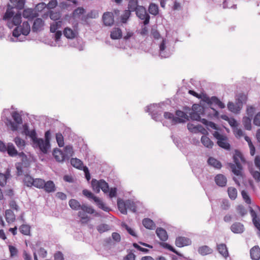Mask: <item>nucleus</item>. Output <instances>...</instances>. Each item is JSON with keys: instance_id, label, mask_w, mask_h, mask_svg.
Returning <instances> with one entry per match:
<instances>
[{"instance_id": "f257e3e1", "label": "nucleus", "mask_w": 260, "mask_h": 260, "mask_svg": "<svg viewBox=\"0 0 260 260\" xmlns=\"http://www.w3.org/2000/svg\"><path fill=\"white\" fill-rule=\"evenodd\" d=\"M10 2L14 7H11L9 5L3 18L7 26L10 29L13 28L12 35L9 36L8 40L12 42L25 41L30 31V24L27 21L22 22L21 13H16L15 14L14 9H22L25 0H10Z\"/></svg>"}, {"instance_id": "f03ea898", "label": "nucleus", "mask_w": 260, "mask_h": 260, "mask_svg": "<svg viewBox=\"0 0 260 260\" xmlns=\"http://www.w3.org/2000/svg\"><path fill=\"white\" fill-rule=\"evenodd\" d=\"M12 109L14 110L13 106L11 107V109H4L1 117L7 128L12 132H16L23 124L22 111H12Z\"/></svg>"}, {"instance_id": "7ed1b4c3", "label": "nucleus", "mask_w": 260, "mask_h": 260, "mask_svg": "<svg viewBox=\"0 0 260 260\" xmlns=\"http://www.w3.org/2000/svg\"><path fill=\"white\" fill-rule=\"evenodd\" d=\"M74 155V151L72 145H68L64 147L63 150L58 148H55L52 151V155L55 160L59 163H63L69 161Z\"/></svg>"}, {"instance_id": "20e7f679", "label": "nucleus", "mask_w": 260, "mask_h": 260, "mask_svg": "<svg viewBox=\"0 0 260 260\" xmlns=\"http://www.w3.org/2000/svg\"><path fill=\"white\" fill-rule=\"evenodd\" d=\"M138 202H135L131 200H126L125 201L120 198L117 199V207L120 212L124 215L127 214V210L129 209L134 213L137 212Z\"/></svg>"}, {"instance_id": "39448f33", "label": "nucleus", "mask_w": 260, "mask_h": 260, "mask_svg": "<svg viewBox=\"0 0 260 260\" xmlns=\"http://www.w3.org/2000/svg\"><path fill=\"white\" fill-rule=\"evenodd\" d=\"M164 105L161 104H153L146 107L145 112L149 113L151 115L152 119L156 121H161L162 116L161 114L164 110V109L161 105Z\"/></svg>"}, {"instance_id": "423d86ee", "label": "nucleus", "mask_w": 260, "mask_h": 260, "mask_svg": "<svg viewBox=\"0 0 260 260\" xmlns=\"http://www.w3.org/2000/svg\"><path fill=\"white\" fill-rule=\"evenodd\" d=\"M31 141L32 147L35 149L39 150L41 153L43 154L48 153L51 149V145L46 142L44 139L36 136Z\"/></svg>"}, {"instance_id": "0eeeda50", "label": "nucleus", "mask_w": 260, "mask_h": 260, "mask_svg": "<svg viewBox=\"0 0 260 260\" xmlns=\"http://www.w3.org/2000/svg\"><path fill=\"white\" fill-rule=\"evenodd\" d=\"M0 152L7 153L11 157L16 156L18 154V151L12 143H6L2 140H0Z\"/></svg>"}, {"instance_id": "6e6552de", "label": "nucleus", "mask_w": 260, "mask_h": 260, "mask_svg": "<svg viewBox=\"0 0 260 260\" xmlns=\"http://www.w3.org/2000/svg\"><path fill=\"white\" fill-rule=\"evenodd\" d=\"M82 193L88 199L93 200L99 208L106 212H108L110 210L109 208L107 207L100 199L94 196L91 191L85 189L83 190Z\"/></svg>"}, {"instance_id": "1a4fd4ad", "label": "nucleus", "mask_w": 260, "mask_h": 260, "mask_svg": "<svg viewBox=\"0 0 260 260\" xmlns=\"http://www.w3.org/2000/svg\"><path fill=\"white\" fill-rule=\"evenodd\" d=\"M169 46V42L166 39H163L159 45V56L161 58L169 57L174 52V48H170Z\"/></svg>"}, {"instance_id": "9d476101", "label": "nucleus", "mask_w": 260, "mask_h": 260, "mask_svg": "<svg viewBox=\"0 0 260 260\" xmlns=\"http://www.w3.org/2000/svg\"><path fill=\"white\" fill-rule=\"evenodd\" d=\"M213 135L217 140V143L219 147L226 150L230 149L231 146L228 142V139L226 136L220 134L218 132H215Z\"/></svg>"}, {"instance_id": "9b49d317", "label": "nucleus", "mask_w": 260, "mask_h": 260, "mask_svg": "<svg viewBox=\"0 0 260 260\" xmlns=\"http://www.w3.org/2000/svg\"><path fill=\"white\" fill-rule=\"evenodd\" d=\"M136 14L140 19L144 20L143 24L145 25L149 24L150 17L144 7L139 6L136 11Z\"/></svg>"}, {"instance_id": "f8f14e48", "label": "nucleus", "mask_w": 260, "mask_h": 260, "mask_svg": "<svg viewBox=\"0 0 260 260\" xmlns=\"http://www.w3.org/2000/svg\"><path fill=\"white\" fill-rule=\"evenodd\" d=\"M203 108L201 106L193 105L192 111L189 113V117L192 120H197L201 122L203 118L201 117V113H202Z\"/></svg>"}, {"instance_id": "ddd939ff", "label": "nucleus", "mask_w": 260, "mask_h": 260, "mask_svg": "<svg viewBox=\"0 0 260 260\" xmlns=\"http://www.w3.org/2000/svg\"><path fill=\"white\" fill-rule=\"evenodd\" d=\"M78 23L73 26V28L69 27L64 28L63 30V35L68 39H72L76 38L78 34Z\"/></svg>"}, {"instance_id": "4468645a", "label": "nucleus", "mask_w": 260, "mask_h": 260, "mask_svg": "<svg viewBox=\"0 0 260 260\" xmlns=\"http://www.w3.org/2000/svg\"><path fill=\"white\" fill-rule=\"evenodd\" d=\"M234 160L235 164L230 163L229 165L232 172L235 175L240 176L241 175V170L242 169V166L239 159L235 156H234Z\"/></svg>"}, {"instance_id": "2eb2a0df", "label": "nucleus", "mask_w": 260, "mask_h": 260, "mask_svg": "<svg viewBox=\"0 0 260 260\" xmlns=\"http://www.w3.org/2000/svg\"><path fill=\"white\" fill-rule=\"evenodd\" d=\"M191 244L190 239L183 236H179L176 238L175 245L178 247H182Z\"/></svg>"}, {"instance_id": "dca6fc26", "label": "nucleus", "mask_w": 260, "mask_h": 260, "mask_svg": "<svg viewBox=\"0 0 260 260\" xmlns=\"http://www.w3.org/2000/svg\"><path fill=\"white\" fill-rule=\"evenodd\" d=\"M22 125L23 128L22 133L26 136L29 137L31 140L36 136H37V134L35 128H33L31 130L29 129V125L27 123H25L24 124H22Z\"/></svg>"}, {"instance_id": "f3484780", "label": "nucleus", "mask_w": 260, "mask_h": 260, "mask_svg": "<svg viewBox=\"0 0 260 260\" xmlns=\"http://www.w3.org/2000/svg\"><path fill=\"white\" fill-rule=\"evenodd\" d=\"M44 21L41 18H36L32 26V31L34 32L41 31L44 29Z\"/></svg>"}, {"instance_id": "a211bd4d", "label": "nucleus", "mask_w": 260, "mask_h": 260, "mask_svg": "<svg viewBox=\"0 0 260 260\" xmlns=\"http://www.w3.org/2000/svg\"><path fill=\"white\" fill-rule=\"evenodd\" d=\"M11 177V171L9 169H7L4 173H0V186H5Z\"/></svg>"}, {"instance_id": "6ab92c4d", "label": "nucleus", "mask_w": 260, "mask_h": 260, "mask_svg": "<svg viewBox=\"0 0 260 260\" xmlns=\"http://www.w3.org/2000/svg\"><path fill=\"white\" fill-rule=\"evenodd\" d=\"M103 21L104 25L111 26L114 23L113 14L111 12H107L103 15Z\"/></svg>"}, {"instance_id": "aec40b11", "label": "nucleus", "mask_w": 260, "mask_h": 260, "mask_svg": "<svg viewBox=\"0 0 260 260\" xmlns=\"http://www.w3.org/2000/svg\"><path fill=\"white\" fill-rule=\"evenodd\" d=\"M164 116L166 119H169L171 121L172 125H174L177 123H182L183 120L179 117H175L174 114L172 113L165 112Z\"/></svg>"}, {"instance_id": "412c9836", "label": "nucleus", "mask_w": 260, "mask_h": 260, "mask_svg": "<svg viewBox=\"0 0 260 260\" xmlns=\"http://www.w3.org/2000/svg\"><path fill=\"white\" fill-rule=\"evenodd\" d=\"M230 229L231 231L235 234H242L245 230L244 225L239 222H236L232 224Z\"/></svg>"}, {"instance_id": "4be33fe9", "label": "nucleus", "mask_w": 260, "mask_h": 260, "mask_svg": "<svg viewBox=\"0 0 260 260\" xmlns=\"http://www.w3.org/2000/svg\"><path fill=\"white\" fill-rule=\"evenodd\" d=\"M208 165L215 169L220 170L222 167V164L220 161L213 157H209L207 159Z\"/></svg>"}, {"instance_id": "5701e85b", "label": "nucleus", "mask_w": 260, "mask_h": 260, "mask_svg": "<svg viewBox=\"0 0 260 260\" xmlns=\"http://www.w3.org/2000/svg\"><path fill=\"white\" fill-rule=\"evenodd\" d=\"M216 184L220 187H224L226 185L227 179L223 174H217L214 178Z\"/></svg>"}, {"instance_id": "b1692460", "label": "nucleus", "mask_w": 260, "mask_h": 260, "mask_svg": "<svg viewBox=\"0 0 260 260\" xmlns=\"http://www.w3.org/2000/svg\"><path fill=\"white\" fill-rule=\"evenodd\" d=\"M216 249L218 252L225 258L229 256L228 248L225 244H217Z\"/></svg>"}, {"instance_id": "393cba45", "label": "nucleus", "mask_w": 260, "mask_h": 260, "mask_svg": "<svg viewBox=\"0 0 260 260\" xmlns=\"http://www.w3.org/2000/svg\"><path fill=\"white\" fill-rule=\"evenodd\" d=\"M206 102L210 106L214 104L221 109L224 108V104L216 96H212L211 98L206 99Z\"/></svg>"}, {"instance_id": "a878e982", "label": "nucleus", "mask_w": 260, "mask_h": 260, "mask_svg": "<svg viewBox=\"0 0 260 260\" xmlns=\"http://www.w3.org/2000/svg\"><path fill=\"white\" fill-rule=\"evenodd\" d=\"M43 189L47 193L53 192L56 190V187L53 181L44 182Z\"/></svg>"}, {"instance_id": "bb28decb", "label": "nucleus", "mask_w": 260, "mask_h": 260, "mask_svg": "<svg viewBox=\"0 0 260 260\" xmlns=\"http://www.w3.org/2000/svg\"><path fill=\"white\" fill-rule=\"evenodd\" d=\"M228 108L232 112L238 113L242 108L241 103H237L236 102L235 103L232 102H229Z\"/></svg>"}, {"instance_id": "cd10ccee", "label": "nucleus", "mask_w": 260, "mask_h": 260, "mask_svg": "<svg viewBox=\"0 0 260 260\" xmlns=\"http://www.w3.org/2000/svg\"><path fill=\"white\" fill-rule=\"evenodd\" d=\"M157 237L160 241L165 242L168 239V235L167 231L162 228H157L155 231Z\"/></svg>"}, {"instance_id": "c85d7f7f", "label": "nucleus", "mask_w": 260, "mask_h": 260, "mask_svg": "<svg viewBox=\"0 0 260 260\" xmlns=\"http://www.w3.org/2000/svg\"><path fill=\"white\" fill-rule=\"evenodd\" d=\"M251 259L258 260L260 258V248L258 246H255L250 251Z\"/></svg>"}, {"instance_id": "c756f323", "label": "nucleus", "mask_w": 260, "mask_h": 260, "mask_svg": "<svg viewBox=\"0 0 260 260\" xmlns=\"http://www.w3.org/2000/svg\"><path fill=\"white\" fill-rule=\"evenodd\" d=\"M13 141L19 150L22 151L24 149L26 144V141L24 140L21 138L19 136H17L14 138Z\"/></svg>"}, {"instance_id": "7c9ffc66", "label": "nucleus", "mask_w": 260, "mask_h": 260, "mask_svg": "<svg viewBox=\"0 0 260 260\" xmlns=\"http://www.w3.org/2000/svg\"><path fill=\"white\" fill-rule=\"evenodd\" d=\"M213 250L207 245H203L198 248V252L201 255L204 256L212 253Z\"/></svg>"}, {"instance_id": "2f4dec72", "label": "nucleus", "mask_w": 260, "mask_h": 260, "mask_svg": "<svg viewBox=\"0 0 260 260\" xmlns=\"http://www.w3.org/2000/svg\"><path fill=\"white\" fill-rule=\"evenodd\" d=\"M70 162L73 167L79 170H82L84 168L83 162L77 158H71Z\"/></svg>"}, {"instance_id": "473e14b6", "label": "nucleus", "mask_w": 260, "mask_h": 260, "mask_svg": "<svg viewBox=\"0 0 260 260\" xmlns=\"http://www.w3.org/2000/svg\"><path fill=\"white\" fill-rule=\"evenodd\" d=\"M122 36V32L120 28L115 27L111 31L110 37L113 40L120 39Z\"/></svg>"}, {"instance_id": "72a5a7b5", "label": "nucleus", "mask_w": 260, "mask_h": 260, "mask_svg": "<svg viewBox=\"0 0 260 260\" xmlns=\"http://www.w3.org/2000/svg\"><path fill=\"white\" fill-rule=\"evenodd\" d=\"M143 225L147 229L153 230L155 228V224L152 220L149 218H145L142 220Z\"/></svg>"}, {"instance_id": "f704fd0d", "label": "nucleus", "mask_w": 260, "mask_h": 260, "mask_svg": "<svg viewBox=\"0 0 260 260\" xmlns=\"http://www.w3.org/2000/svg\"><path fill=\"white\" fill-rule=\"evenodd\" d=\"M15 215L10 209L6 210L5 211V218L7 222L12 223L15 220Z\"/></svg>"}, {"instance_id": "c9c22d12", "label": "nucleus", "mask_w": 260, "mask_h": 260, "mask_svg": "<svg viewBox=\"0 0 260 260\" xmlns=\"http://www.w3.org/2000/svg\"><path fill=\"white\" fill-rule=\"evenodd\" d=\"M202 144L206 147L212 148L213 142L206 136H203L201 139Z\"/></svg>"}, {"instance_id": "e433bc0d", "label": "nucleus", "mask_w": 260, "mask_h": 260, "mask_svg": "<svg viewBox=\"0 0 260 260\" xmlns=\"http://www.w3.org/2000/svg\"><path fill=\"white\" fill-rule=\"evenodd\" d=\"M29 165V163L25 164L24 162H19L16 164V168L17 171V175L18 176L22 175L23 173V168H26Z\"/></svg>"}, {"instance_id": "4c0bfd02", "label": "nucleus", "mask_w": 260, "mask_h": 260, "mask_svg": "<svg viewBox=\"0 0 260 260\" xmlns=\"http://www.w3.org/2000/svg\"><path fill=\"white\" fill-rule=\"evenodd\" d=\"M62 24L61 20L54 21L50 24V30L51 32L54 33L57 31V29L61 28Z\"/></svg>"}, {"instance_id": "58836bf2", "label": "nucleus", "mask_w": 260, "mask_h": 260, "mask_svg": "<svg viewBox=\"0 0 260 260\" xmlns=\"http://www.w3.org/2000/svg\"><path fill=\"white\" fill-rule=\"evenodd\" d=\"M139 6L138 0H129L128 4L127 10H130L131 12H136L138 9Z\"/></svg>"}, {"instance_id": "ea45409f", "label": "nucleus", "mask_w": 260, "mask_h": 260, "mask_svg": "<svg viewBox=\"0 0 260 260\" xmlns=\"http://www.w3.org/2000/svg\"><path fill=\"white\" fill-rule=\"evenodd\" d=\"M22 15L24 18L30 19L35 17L36 14L34 12L33 9L28 8L23 10Z\"/></svg>"}, {"instance_id": "a19ab883", "label": "nucleus", "mask_w": 260, "mask_h": 260, "mask_svg": "<svg viewBox=\"0 0 260 260\" xmlns=\"http://www.w3.org/2000/svg\"><path fill=\"white\" fill-rule=\"evenodd\" d=\"M159 244H160V246H161L162 247H163L165 249H167L170 250L171 251H172L173 252L176 254L177 255L181 256V257L183 256V254H182L181 253L178 252L173 247H172L170 244H169L167 243H165V242H160Z\"/></svg>"}, {"instance_id": "79ce46f5", "label": "nucleus", "mask_w": 260, "mask_h": 260, "mask_svg": "<svg viewBox=\"0 0 260 260\" xmlns=\"http://www.w3.org/2000/svg\"><path fill=\"white\" fill-rule=\"evenodd\" d=\"M69 204L70 207L73 210H78L79 209H81V208H82V205L76 200H75V199L70 200L69 201Z\"/></svg>"}, {"instance_id": "37998d69", "label": "nucleus", "mask_w": 260, "mask_h": 260, "mask_svg": "<svg viewBox=\"0 0 260 260\" xmlns=\"http://www.w3.org/2000/svg\"><path fill=\"white\" fill-rule=\"evenodd\" d=\"M35 179L29 175H25L23 179V183L24 185L27 187H31L34 186Z\"/></svg>"}, {"instance_id": "c03bdc74", "label": "nucleus", "mask_w": 260, "mask_h": 260, "mask_svg": "<svg viewBox=\"0 0 260 260\" xmlns=\"http://www.w3.org/2000/svg\"><path fill=\"white\" fill-rule=\"evenodd\" d=\"M55 139L57 145L59 147H62L64 146V138L61 133H57L55 134Z\"/></svg>"}, {"instance_id": "a18cd8bd", "label": "nucleus", "mask_w": 260, "mask_h": 260, "mask_svg": "<svg viewBox=\"0 0 260 260\" xmlns=\"http://www.w3.org/2000/svg\"><path fill=\"white\" fill-rule=\"evenodd\" d=\"M149 12L154 15L156 16L158 14V7L157 5L151 3L148 8Z\"/></svg>"}, {"instance_id": "49530a36", "label": "nucleus", "mask_w": 260, "mask_h": 260, "mask_svg": "<svg viewBox=\"0 0 260 260\" xmlns=\"http://www.w3.org/2000/svg\"><path fill=\"white\" fill-rule=\"evenodd\" d=\"M131 15L130 10H125L120 16V21L122 23H126Z\"/></svg>"}, {"instance_id": "de8ad7c7", "label": "nucleus", "mask_w": 260, "mask_h": 260, "mask_svg": "<svg viewBox=\"0 0 260 260\" xmlns=\"http://www.w3.org/2000/svg\"><path fill=\"white\" fill-rule=\"evenodd\" d=\"M100 189H102L105 193L108 192L109 191V186L108 183L103 179L100 180Z\"/></svg>"}, {"instance_id": "09e8293b", "label": "nucleus", "mask_w": 260, "mask_h": 260, "mask_svg": "<svg viewBox=\"0 0 260 260\" xmlns=\"http://www.w3.org/2000/svg\"><path fill=\"white\" fill-rule=\"evenodd\" d=\"M251 119L249 117H243L242 122L245 128L247 130H250L251 129Z\"/></svg>"}, {"instance_id": "8fccbe9b", "label": "nucleus", "mask_w": 260, "mask_h": 260, "mask_svg": "<svg viewBox=\"0 0 260 260\" xmlns=\"http://www.w3.org/2000/svg\"><path fill=\"white\" fill-rule=\"evenodd\" d=\"M228 192L231 200H235L237 197V190L235 187H229L228 188Z\"/></svg>"}, {"instance_id": "3c124183", "label": "nucleus", "mask_w": 260, "mask_h": 260, "mask_svg": "<svg viewBox=\"0 0 260 260\" xmlns=\"http://www.w3.org/2000/svg\"><path fill=\"white\" fill-rule=\"evenodd\" d=\"M30 227L27 224H22L19 227L20 232L24 235H29Z\"/></svg>"}, {"instance_id": "603ef678", "label": "nucleus", "mask_w": 260, "mask_h": 260, "mask_svg": "<svg viewBox=\"0 0 260 260\" xmlns=\"http://www.w3.org/2000/svg\"><path fill=\"white\" fill-rule=\"evenodd\" d=\"M45 180L41 178H35L34 182V186L39 188L43 189Z\"/></svg>"}, {"instance_id": "864d4df0", "label": "nucleus", "mask_w": 260, "mask_h": 260, "mask_svg": "<svg viewBox=\"0 0 260 260\" xmlns=\"http://www.w3.org/2000/svg\"><path fill=\"white\" fill-rule=\"evenodd\" d=\"M91 186L94 191L99 193L100 192V180H97L95 179H92L91 181Z\"/></svg>"}, {"instance_id": "5fc2aeb1", "label": "nucleus", "mask_w": 260, "mask_h": 260, "mask_svg": "<svg viewBox=\"0 0 260 260\" xmlns=\"http://www.w3.org/2000/svg\"><path fill=\"white\" fill-rule=\"evenodd\" d=\"M176 115L177 116L176 117H179L183 120L182 122H185L188 120V117L187 114L181 110H177L176 112Z\"/></svg>"}, {"instance_id": "6e6d98bb", "label": "nucleus", "mask_w": 260, "mask_h": 260, "mask_svg": "<svg viewBox=\"0 0 260 260\" xmlns=\"http://www.w3.org/2000/svg\"><path fill=\"white\" fill-rule=\"evenodd\" d=\"M122 227L126 231L128 232L129 234H130L131 236L136 237L137 235L135 231V230L128 226L126 223H123L121 224Z\"/></svg>"}, {"instance_id": "4d7b16f0", "label": "nucleus", "mask_w": 260, "mask_h": 260, "mask_svg": "<svg viewBox=\"0 0 260 260\" xmlns=\"http://www.w3.org/2000/svg\"><path fill=\"white\" fill-rule=\"evenodd\" d=\"M223 8H236V5L233 4L232 0H223Z\"/></svg>"}, {"instance_id": "13d9d810", "label": "nucleus", "mask_w": 260, "mask_h": 260, "mask_svg": "<svg viewBox=\"0 0 260 260\" xmlns=\"http://www.w3.org/2000/svg\"><path fill=\"white\" fill-rule=\"evenodd\" d=\"M246 96L243 93H240L237 95L236 99V102L237 103H241V107H242L243 104L246 101Z\"/></svg>"}, {"instance_id": "bf43d9fd", "label": "nucleus", "mask_w": 260, "mask_h": 260, "mask_svg": "<svg viewBox=\"0 0 260 260\" xmlns=\"http://www.w3.org/2000/svg\"><path fill=\"white\" fill-rule=\"evenodd\" d=\"M52 138V133L50 129L47 130L45 132L44 140L49 144H51Z\"/></svg>"}, {"instance_id": "052dcab7", "label": "nucleus", "mask_w": 260, "mask_h": 260, "mask_svg": "<svg viewBox=\"0 0 260 260\" xmlns=\"http://www.w3.org/2000/svg\"><path fill=\"white\" fill-rule=\"evenodd\" d=\"M81 210L84 212L89 214H93L94 213L95 210L90 206H88L87 205H82Z\"/></svg>"}, {"instance_id": "680f3d73", "label": "nucleus", "mask_w": 260, "mask_h": 260, "mask_svg": "<svg viewBox=\"0 0 260 260\" xmlns=\"http://www.w3.org/2000/svg\"><path fill=\"white\" fill-rule=\"evenodd\" d=\"M201 122L206 125L208 127H210L215 129H216V125L213 122L208 121L206 119L203 118L201 120Z\"/></svg>"}, {"instance_id": "e2e57ef3", "label": "nucleus", "mask_w": 260, "mask_h": 260, "mask_svg": "<svg viewBox=\"0 0 260 260\" xmlns=\"http://www.w3.org/2000/svg\"><path fill=\"white\" fill-rule=\"evenodd\" d=\"M146 25L143 24L141 26V28L137 31L138 33L140 34L142 36H147L148 34V30Z\"/></svg>"}, {"instance_id": "0e129e2a", "label": "nucleus", "mask_w": 260, "mask_h": 260, "mask_svg": "<svg viewBox=\"0 0 260 260\" xmlns=\"http://www.w3.org/2000/svg\"><path fill=\"white\" fill-rule=\"evenodd\" d=\"M50 18L54 21L60 20V14L58 12H51L50 14Z\"/></svg>"}, {"instance_id": "69168bd1", "label": "nucleus", "mask_w": 260, "mask_h": 260, "mask_svg": "<svg viewBox=\"0 0 260 260\" xmlns=\"http://www.w3.org/2000/svg\"><path fill=\"white\" fill-rule=\"evenodd\" d=\"M110 229L109 226L106 224H101L98 226L97 230L100 233H102L108 231Z\"/></svg>"}, {"instance_id": "338daca9", "label": "nucleus", "mask_w": 260, "mask_h": 260, "mask_svg": "<svg viewBox=\"0 0 260 260\" xmlns=\"http://www.w3.org/2000/svg\"><path fill=\"white\" fill-rule=\"evenodd\" d=\"M255 111V108L252 106H247L246 109L247 114L249 117L252 118Z\"/></svg>"}, {"instance_id": "774afa93", "label": "nucleus", "mask_w": 260, "mask_h": 260, "mask_svg": "<svg viewBox=\"0 0 260 260\" xmlns=\"http://www.w3.org/2000/svg\"><path fill=\"white\" fill-rule=\"evenodd\" d=\"M253 124L260 126V112L257 113L253 118Z\"/></svg>"}]
</instances>
